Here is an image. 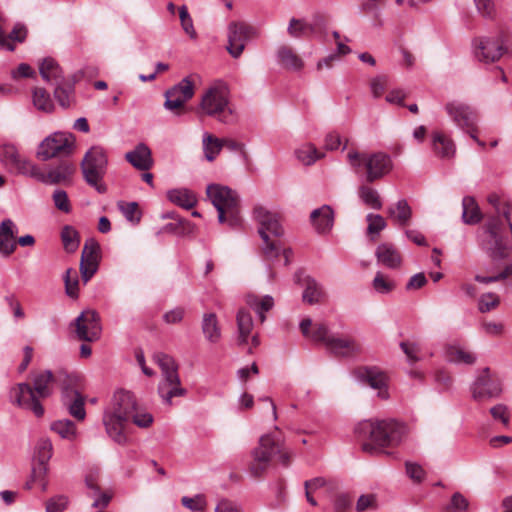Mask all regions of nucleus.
<instances>
[{"label":"nucleus","instance_id":"1","mask_svg":"<svg viewBox=\"0 0 512 512\" xmlns=\"http://www.w3.org/2000/svg\"><path fill=\"white\" fill-rule=\"evenodd\" d=\"M356 433L367 440L362 444L363 451L376 454L383 448L399 445L406 426L394 420H365L357 425Z\"/></svg>","mask_w":512,"mask_h":512},{"label":"nucleus","instance_id":"2","mask_svg":"<svg viewBox=\"0 0 512 512\" xmlns=\"http://www.w3.org/2000/svg\"><path fill=\"white\" fill-rule=\"evenodd\" d=\"M56 384V371L44 370L32 374V385L20 383L15 388V397L19 406L31 410L35 416L41 417L44 408L40 398H48L53 394V385Z\"/></svg>","mask_w":512,"mask_h":512},{"label":"nucleus","instance_id":"3","mask_svg":"<svg viewBox=\"0 0 512 512\" xmlns=\"http://www.w3.org/2000/svg\"><path fill=\"white\" fill-rule=\"evenodd\" d=\"M300 330L306 338L323 343L330 352L337 356L351 357L359 354L362 350L360 343L355 338L332 335L326 324H312L310 318L301 321Z\"/></svg>","mask_w":512,"mask_h":512},{"label":"nucleus","instance_id":"4","mask_svg":"<svg viewBox=\"0 0 512 512\" xmlns=\"http://www.w3.org/2000/svg\"><path fill=\"white\" fill-rule=\"evenodd\" d=\"M206 193L218 213V222L231 229L242 225L240 199L238 194L227 186L210 184Z\"/></svg>","mask_w":512,"mask_h":512},{"label":"nucleus","instance_id":"5","mask_svg":"<svg viewBox=\"0 0 512 512\" xmlns=\"http://www.w3.org/2000/svg\"><path fill=\"white\" fill-rule=\"evenodd\" d=\"M253 217L258 223V233L263 241L262 251L267 259L277 258L282 249L279 238L283 228L276 213L258 205L253 209Z\"/></svg>","mask_w":512,"mask_h":512},{"label":"nucleus","instance_id":"6","mask_svg":"<svg viewBox=\"0 0 512 512\" xmlns=\"http://www.w3.org/2000/svg\"><path fill=\"white\" fill-rule=\"evenodd\" d=\"M199 108L203 114L227 122V117L231 114L227 85L222 81L211 84L203 93Z\"/></svg>","mask_w":512,"mask_h":512},{"label":"nucleus","instance_id":"7","mask_svg":"<svg viewBox=\"0 0 512 512\" xmlns=\"http://www.w3.org/2000/svg\"><path fill=\"white\" fill-rule=\"evenodd\" d=\"M107 165V153L101 146H92L86 152L81 162V169L85 181L99 193H105L107 190L106 185L102 182Z\"/></svg>","mask_w":512,"mask_h":512},{"label":"nucleus","instance_id":"8","mask_svg":"<svg viewBox=\"0 0 512 512\" xmlns=\"http://www.w3.org/2000/svg\"><path fill=\"white\" fill-rule=\"evenodd\" d=\"M349 164L358 170L362 165L367 170V181L373 182L390 172L392 161L389 155L378 152L371 155L350 151L347 154Z\"/></svg>","mask_w":512,"mask_h":512},{"label":"nucleus","instance_id":"9","mask_svg":"<svg viewBox=\"0 0 512 512\" xmlns=\"http://www.w3.org/2000/svg\"><path fill=\"white\" fill-rule=\"evenodd\" d=\"M481 246L494 261L506 259L512 254V247L503 241L499 218H492L486 224Z\"/></svg>","mask_w":512,"mask_h":512},{"label":"nucleus","instance_id":"10","mask_svg":"<svg viewBox=\"0 0 512 512\" xmlns=\"http://www.w3.org/2000/svg\"><path fill=\"white\" fill-rule=\"evenodd\" d=\"M283 440L275 434L269 433L261 436L258 446L252 451V462L250 473L254 477L261 476L269 467L270 461L274 455H277L278 448Z\"/></svg>","mask_w":512,"mask_h":512},{"label":"nucleus","instance_id":"11","mask_svg":"<svg viewBox=\"0 0 512 512\" xmlns=\"http://www.w3.org/2000/svg\"><path fill=\"white\" fill-rule=\"evenodd\" d=\"M74 137L70 133L55 132L46 137L39 145L37 156L47 161L57 156H66L72 153Z\"/></svg>","mask_w":512,"mask_h":512},{"label":"nucleus","instance_id":"12","mask_svg":"<svg viewBox=\"0 0 512 512\" xmlns=\"http://www.w3.org/2000/svg\"><path fill=\"white\" fill-rule=\"evenodd\" d=\"M445 110L458 127L466 130L478 145L485 146L484 142L480 141L475 135L478 116L470 106L453 101L446 104Z\"/></svg>","mask_w":512,"mask_h":512},{"label":"nucleus","instance_id":"13","mask_svg":"<svg viewBox=\"0 0 512 512\" xmlns=\"http://www.w3.org/2000/svg\"><path fill=\"white\" fill-rule=\"evenodd\" d=\"M74 326L79 340L94 342L101 337L100 316L95 310H84L75 319Z\"/></svg>","mask_w":512,"mask_h":512},{"label":"nucleus","instance_id":"14","mask_svg":"<svg viewBox=\"0 0 512 512\" xmlns=\"http://www.w3.org/2000/svg\"><path fill=\"white\" fill-rule=\"evenodd\" d=\"M501 392V383L492 376L489 368H485L471 386L472 398L477 402H485L497 398Z\"/></svg>","mask_w":512,"mask_h":512},{"label":"nucleus","instance_id":"15","mask_svg":"<svg viewBox=\"0 0 512 512\" xmlns=\"http://www.w3.org/2000/svg\"><path fill=\"white\" fill-rule=\"evenodd\" d=\"M0 161L10 172L28 177H31L36 165L27 158L22 157L13 144H3L0 146Z\"/></svg>","mask_w":512,"mask_h":512},{"label":"nucleus","instance_id":"16","mask_svg":"<svg viewBox=\"0 0 512 512\" xmlns=\"http://www.w3.org/2000/svg\"><path fill=\"white\" fill-rule=\"evenodd\" d=\"M253 35V28L244 22L233 21L228 25L227 51L233 58H239L243 53L246 43Z\"/></svg>","mask_w":512,"mask_h":512},{"label":"nucleus","instance_id":"17","mask_svg":"<svg viewBox=\"0 0 512 512\" xmlns=\"http://www.w3.org/2000/svg\"><path fill=\"white\" fill-rule=\"evenodd\" d=\"M194 77L188 76L183 78L178 84L165 92L166 101L164 107L167 110L175 111L182 108L194 96Z\"/></svg>","mask_w":512,"mask_h":512},{"label":"nucleus","instance_id":"18","mask_svg":"<svg viewBox=\"0 0 512 512\" xmlns=\"http://www.w3.org/2000/svg\"><path fill=\"white\" fill-rule=\"evenodd\" d=\"M76 168L73 163L63 161L54 168H51L47 173L41 170L40 167L35 165L31 178L45 183V184H66L70 181Z\"/></svg>","mask_w":512,"mask_h":512},{"label":"nucleus","instance_id":"19","mask_svg":"<svg viewBox=\"0 0 512 512\" xmlns=\"http://www.w3.org/2000/svg\"><path fill=\"white\" fill-rule=\"evenodd\" d=\"M475 56L482 62L498 61L505 53L506 48L500 37H482L474 41Z\"/></svg>","mask_w":512,"mask_h":512},{"label":"nucleus","instance_id":"20","mask_svg":"<svg viewBox=\"0 0 512 512\" xmlns=\"http://www.w3.org/2000/svg\"><path fill=\"white\" fill-rule=\"evenodd\" d=\"M99 260V244L93 238L87 239L82 249L80 261V273L85 283H87L97 272Z\"/></svg>","mask_w":512,"mask_h":512},{"label":"nucleus","instance_id":"21","mask_svg":"<svg viewBox=\"0 0 512 512\" xmlns=\"http://www.w3.org/2000/svg\"><path fill=\"white\" fill-rule=\"evenodd\" d=\"M56 384L61 390L62 402L71 400L75 395L81 394L83 380L76 372H70L66 369L56 370Z\"/></svg>","mask_w":512,"mask_h":512},{"label":"nucleus","instance_id":"22","mask_svg":"<svg viewBox=\"0 0 512 512\" xmlns=\"http://www.w3.org/2000/svg\"><path fill=\"white\" fill-rule=\"evenodd\" d=\"M356 377L366 382L371 388L378 390V396L382 399L388 398L387 375L376 367H363L355 371Z\"/></svg>","mask_w":512,"mask_h":512},{"label":"nucleus","instance_id":"23","mask_svg":"<svg viewBox=\"0 0 512 512\" xmlns=\"http://www.w3.org/2000/svg\"><path fill=\"white\" fill-rule=\"evenodd\" d=\"M137 406L138 403L133 393L125 390H119L115 392L111 407L107 409V411L115 415L118 414V416H121L123 419L130 420V416Z\"/></svg>","mask_w":512,"mask_h":512},{"label":"nucleus","instance_id":"24","mask_svg":"<svg viewBox=\"0 0 512 512\" xmlns=\"http://www.w3.org/2000/svg\"><path fill=\"white\" fill-rule=\"evenodd\" d=\"M158 394L165 404L172 405V398L185 396L187 390L181 386L179 375H170L160 381Z\"/></svg>","mask_w":512,"mask_h":512},{"label":"nucleus","instance_id":"25","mask_svg":"<svg viewBox=\"0 0 512 512\" xmlns=\"http://www.w3.org/2000/svg\"><path fill=\"white\" fill-rule=\"evenodd\" d=\"M18 229L11 219H5L0 224V254L10 256L17 247L16 235Z\"/></svg>","mask_w":512,"mask_h":512},{"label":"nucleus","instance_id":"26","mask_svg":"<svg viewBox=\"0 0 512 512\" xmlns=\"http://www.w3.org/2000/svg\"><path fill=\"white\" fill-rule=\"evenodd\" d=\"M129 420L121 418L109 412L105 411L103 416V424L105 426L108 436L118 444H125L127 437L124 433L125 425Z\"/></svg>","mask_w":512,"mask_h":512},{"label":"nucleus","instance_id":"27","mask_svg":"<svg viewBox=\"0 0 512 512\" xmlns=\"http://www.w3.org/2000/svg\"><path fill=\"white\" fill-rule=\"evenodd\" d=\"M125 159L136 169L147 171L153 165L151 150L145 144H138L125 154Z\"/></svg>","mask_w":512,"mask_h":512},{"label":"nucleus","instance_id":"28","mask_svg":"<svg viewBox=\"0 0 512 512\" xmlns=\"http://www.w3.org/2000/svg\"><path fill=\"white\" fill-rule=\"evenodd\" d=\"M377 261L379 264H382L383 266L390 268V269H397L401 266L402 257L400 252L397 250L396 247H394L392 244L389 243H382L380 244L375 252Z\"/></svg>","mask_w":512,"mask_h":512},{"label":"nucleus","instance_id":"29","mask_svg":"<svg viewBox=\"0 0 512 512\" xmlns=\"http://www.w3.org/2000/svg\"><path fill=\"white\" fill-rule=\"evenodd\" d=\"M310 218L317 232L326 233L330 231L333 226L334 212L329 205H323L313 210Z\"/></svg>","mask_w":512,"mask_h":512},{"label":"nucleus","instance_id":"30","mask_svg":"<svg viewBox=\"0 0 512 512\" xmlns=\"http://www.w3.org/2000/svg\"><path fill=\"white\" fill-rule=\"evenodd\" d=\"M432 150L434 154L442 159H449L455 154V145L453 141L439 131L432 133Z\"/></svg>","mask_w":512,"mask_h":512},{"label":"nucleus","instance_id":"31","mask_svg":"<svg viewBox=\"0 0 512 512\" xmlns=\"http://www.w3.org/2000/svg\"><path fill=\"white\" fill-rule=\"evenodd\" d=\"M39 73L43 80L55 85L66 80L63 76L62 69L53 58H45L42 60L39 66Z\"/></svg>","mask_w":512,"mask_h":512},{"label":"nucleus","instance_id":"32","mask_svg":"<svg viewBox=\"0 0 512 512\" xmlns=\"http://www.w3.org/2000/svg\"><path fill=\"white\" fill-rule=\"evenodd\" d=\"M205 339L210 343H218L221 339V328L215 313H205L201 324Z\"/></svg>","mask_w":512,"mask_h":512},{"label":"nucleus","instance_id":"33","mask_svg":"<svg viewBox=\"0 0 512 512\" xmlns=\"http://www.w3.org/2000/svg\"><path fill=\"white\" fill-rule=\"evenodd\" d=\"M446 359L455 364L471 365L475 362V355L458 344H449L445 347Z\"/></svg>","mask_w":512,"mask_h":512},{"label":"nucleus","instance_id":"34","mask_svg":"<svg viewBox=\"0 0 512 512\" xmlns=\"http://www.w3.org/2000/svg\"><path fill=\"white\" fill-rule=\"evenodd\" d=\"M167 198L175 205L187 210L193 208L197 203L195 194L186 188L169 190L167 192Z\"/></svg>","mask_w":512,"mask_h":512},{"label":"nucleus","instance_id":"35","mask_svg":"<svg viewBox=\"0 0 512 512\" xmlns=\"http://www.w3.org/2000/svg\"><path fill=\"white\" fill-rule=\"evenodd\" d=\"M236 321L239 333L238 342L240 345L247 344L254 326L250 312L240 309L237 313Z\"/></svg>","mask_w":512,"mask_h":512},{"label":"nucleus","instance_id":"36","mask_svg":"<svg viewBox=\"0 0 512 512\" xmlns=\"http://www.w3.org/2000/svg\"><path fill=\"white\" fill-rule=\"evenodd\" d=\"M462 208V219L464 223L476 224L481 221L482 214L473 197H464L462 200Z\"/></svg>","mask_w":512,"mask_h":512},{"label":"nucleus","instance_id":"37","mask_svg":"<svg viewBox=\"0 0 512 512\" xmlns=\"http://www.w3.org/2000/svg\"><path fill=\"white\" fill-rule=\"evenodd\" d=\"M246 302L259 315L261 322L265 321L264 313L274 306V299L270 295L259 297L250 294L247 296Z\"/></svg>","mask_w":512,"mask_h":512},{"label":"nucleus","instance_id":"38","mask_svg":"<svg viewBox=\"0 0 512 512\" xmlns=\"http://www.w3.org/2000/svg\"><path fill=\"white\" fill-rule=\"evenodd\" d=\"M54 97L63 108L71 106L74 98V87L73 83L64 80L55 85Z\"/></svg>","mask_w":512,"mask_h":512},{"label":"nucleus","instance_id":"39","mask_svg":"<svg viewBox=\"0 0 512 512\" xmlns=\"http://www.w3.org/2000/svg\"><path fill=\"white\" fill-rule=\"evenodd\" d=\"M280 63L287 69L300 70L303 67L302 59L294 53V51L287 47L282 46L277 52Z\"/></svg>","mask_w":512,"mask_h":512},{"label":"nucleus","instance_id":"40","mask_svg":"<svg viewBox=\"0 0 512 512\" xmlns=\"http://www.w3.org/2000/svg\"><path fill=\"white\" fill-rule=\"evenodd\" d=\"M202 144L205 158L210 162L217 157L223 148V140L207 132L203 135Z\"/></svg>","mask_w":512,"mask_h":512},{"label":"nucleus","instance_id":"41","mask_svg":"<svg viewBox=\"0 0 512 512\" xmlns=\"http://www.w3.org/2000/svg\"><path fill=\"white\" fill-rule=\"evenodd\" d=\"M295 156L301 163L308 166L322 158L323 154L313 144L306 143L295 150Z\"/></svg>","mask_w":512,"mask_h":512},{"label":"nucleus","instance_id":"42","mask_svg":"<svg viewBox=\"0 0 512 512\" xmlns=\"http://www.w3.org/2000/svg\"><path fill=\"white\" fill-rule=\"evenodd\" d=\"M388 213L401 226L406 225L412 216L411 207L405 199L399 200L394 207H390Z\"/></svg>","mask_w":512,"mask_h":512},{"label":"nucleus","instance_id":"43","mask_svg":"<svg viewBox=\"0 0 512 512\" xmlns=\"http://www.w3.org/2000/svg\"><path fill=\"white\" fill-rule=\"evenodd\" d=\"M50 429L58 434L61 438L74 440L77 436L75 424L69 419L56 420L51 423Z\"/></svg>","mask_w":512,"mask_h":512},{"label":"nucleus","instance_id":"44","mask_svg":"<svg viewBox=\"0 0 512 512\" xmlns=\"http://www.w3.org/2000/svg\"><path fill=\"white\" fill-rule=\"evenodd\" d=\"M48 465L38 463L32 469L31 480L27 482V488L30 489L33 485H38L42 491H46L48 486L47 481Z\"/></svg>","mask_w":512,"mask_h":512},{"label":"nucleus","instance_id":"45","mask_svg":"<svg viewBox=\"0 0 512 512\" xmlns=\"http://www.w3.org/2000/svg\"><path fill=\"white\" fill-rule=\"evenodd\" d=\"M153 359L160 367L162 377H168L170 375H179L178 366L171 356L162 352H157L154 354Z\"/></svg>","mask_w":512,"mask_h":512},{"label":"nucleus","instance_id":"46","mask_svg":"<svg viewBox=\"0 0 512 512\" xmlns=\"http://www.w3.org/2000/svg\"><path fill=\"white\" fill-rule=\"evenodd\" d=\"M302 297L305 302L315 304L323 297V290L314 279L307 277L305 279V289Z\"/></svg>","mask_w":512,"mask_h":512},{"label":"nucleus","instance_id":"47","mask_svg":"<svg viewBox=\"0 0 512 512\" xmlns=\"http://www.w3.org/2000/svg\"><path fill=\"white\" fill-rule=\"evenodd\" d=\"M33 104L34 106L43 112L50 113L54 109L53 101L49 93L44 88H35L33 90Z\"/></svg>","mask_w":512,"mask_h":512},{"label":"nucleus","instance_id":"48","mask_svg":"<svg viewBox=\"0 0 512 512\" xmlns=\"http://www.w3.org/2000/svg\"><path fill=\"white\" fill-rule=\"evenodd\" d=\"M290 36L300 38L307 36L315 31L314 25L303 19L292 18L287 29Z\"/></svg>","mask_w":512,"mask_h":512},{"label":"nucleus","instance_id":"49","mask_svg":"<svg viewBox=\"0 0 512 512\" xmlns=\"http://www.w3.org/2000/svg\"><path fill=\"white\" fill-rule=\"evenodd\" d=\"M61 239L65 250L69 253L75 252L79 246L78 232L72 226H65L61 232Z\"/></svg>","mask_w":512,"mask_h":512},{"label":"nucleus","instance_id":"50","mask_svg":"<svg viewBox=\"0 0 512 512\" xmlns=\"http://www.w3.org/2000/svg\"><path fill=\"white\" fill-rule=\"evenodd\" d=\"M53 446L48 438H41L35 447L34 458L38 463L48 464L52 456Z\"/></svg>","mask_w":512,"mask_h":512},{"label":"nucleus","instance_id":"51","mask_svg":"<svg viewBox=\"0 0 512 512\" xmlns=\"http://www.w3.org/2000/svg\"><path fill=\"white\" fill-rule=\"evenodd\" d=\"M63 404L68 408L71 416L77 420L85 419L84 397L81 394L75 395L71 400L63 402Z\"/></svg>","mask_w":512,"mask_h":512},{"label":"nucleus","instance_id":"52","mask_svg":"<svg viewBox=\"0 0 512 512\" xmlns=\"http://www.w3.org/2000/svg\"><path fill=\"white\" fill-rule=\"evenodd\" d=\"M359 197L367 206L373 209H380L382 206L378 192L371 187L361 186L359 188Z\"/></svg>","mask_w":512,"mask_h":512},{"label":"nucleus","instance_id":"53","mask_svg":"<svg viewBox=\"0 0 512 512\" xmlns=\"http://www.w3.org/2000/svg\"><path fill=\"white\" fill-rule=\"evenodd\" d=\"M372 286L376 292L381 294H387L395 289L396 284L393 280L385 276L383 273L377 272L372 281Z\"/></svg>","mask_w":512,"mask_h":512},{"label":"nucleus","instance_id":"54","mask_svg":"<svg viewBox=\"0 0 512 512\" xmlns=\"http://www.w3.org/2000/svg\"><path fill=\"white\" fill-rule=\"evenodd\" d=\"M64 281L67 295L72 298L77 297L79 292V279L77 271L72 268L67 269Z\"/></svg>","mask_w":512,"mask_h":512},{"label":"nucleus","instance_id":"55","mask_svg":"<svg viewBox=\"0 0 512 512\" xmlns=\"http://www.w3.org/2000/svg\"><path fill=\"white\" fill-rule=\"evenodd\" d=\"M119 209L121 210L124 217L131 223L137 224L141 219V212L139 211L138 204L136 202L124 203L121 202L118 204Z\"/></svg>","mask_w":512,"mask_h":512},{"label":"nucleus","instance_id":"56","mask_svg":"<svg viewBox=\"0 0 512 512\" xmlns=\"http://www.w3.org/2000/svg\"><path fill=\"white\" fill-rule=\"evenodd\" d=\"M181 503L185 508L194 512L204 511L207 506V501L203 494H197L194 497L183 496Z\"/></svg>","mask_w":512,"mask_h":512},{"label":"nucleus","instance_id":"57","mask_svg":"<svg viewBox=\"0 0 512 512\" xmlns=\"http://www.w3.org/2000/svg\"><path fill=\"white\" fill-rule=\"evenodd\" d=\"M500 303V298L497 294L489 292L480 296L478 301V309L482 313H486L496 308Z\"/></svg>","mask_w":512,"mask_h":512},{"label":"nucleus","instance_id":"58","mask_svg":"<svg viewBox=\"0 0 512 512\" xmlns=\"http://www.w3.org/2000/svg\"><path fill=\"white\" fill-rule=\"evenodd\" d=\"M179 17L181 21V26L185 33L190 36V38L195 39L197 37V33L193 26V20L189 15L188 9L185 5L179 8Z\"/></svg>","mask_w":512,"mask_h":512},{"label":"nucleus","instance_id":"59","mask_svg":"<svg viewBox=\"0 0 512 512\" xmlns=\"http://www.w3.org/2000/svg\"><path fill=\"white\" fill-rule=\"evenodd\" d=\"M130 420L140 428H147L152 424L153 416L138 405L130 416Z\"/></svg>","mask_w":512,"mask_h":512},{"label":"nucleus","instance_id":"60","mask_svg":"<svg viewBox=\"0 0 512 512\" xmlns=\"http://www.w3.org/2000/svg\"><path fill=\"white\" fill-rule=\"evenodd\" d=\"M388 86V78L378 75L370 80V90L374 98H380Z\"/></svg>","mask_w":512,"mask_h":512},{"label":"nucleus","instance_id":"61","mask_svg":"<svg viewBox=\"0 0 512 512\" xmlns=\"http://www.w3.org/2000/svg\"><path fill=\"white\" fill-rule=\"evenodd\" d=\"M368 233L369 234H378L386 227V222L381 215L378 214H368Z\"/></svg>","mask_w":512,"mask_h":512},{"label":"nucleus","instance_id":"62","mask_svg":"<svg viewBox=\"0 0 512 512\" xmlns=\"http://www.w3.org/2000/svg\"><path fill=\"white\" fill-rule=\"evenodd\" d=\"M68 505V498L63 495L53 497L46 502V512H63Z\"/></svg>","mask_w":512,"mask_h":512},{"label":"nucleus","instance_id":"63","mask_svg":"<svg viewBox=\"0 0 512 512\" xmlns=\"http://www.w3.org/2000/svg\"><path fill=\"white\" fill-rule=\"evenodd\" d=\"M468 508V501L461 493H454L447 512H465Z\"/></svg>","mask_w":512,"mask_h":512},{"label":"nucleus","instance_id":"64","mask_svg":"<svg viewBox=\"0 0 512 512\" xmlns=\"http://www.w3.org/2000/svg\"><path fill=\"white\" fill-rule=\"evenodd\" d=\"M214 512H244L241 506L236 503L229 501L227 499H223L218 502L215 507Z\"/></svg>","mask_w":512,"mask_h":512}]
</instances>
